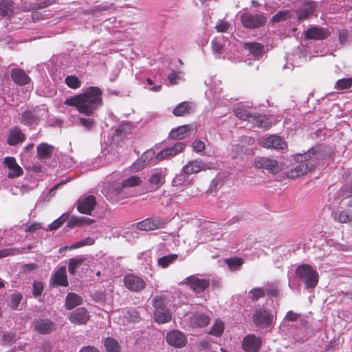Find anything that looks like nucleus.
I'll return each instance as SVG.
<instances>
[{
  "instance_id": "38",
  "label": "nucleus",
  "mask_w": 352,
  "mask_h": 352,
  "mask_svg": "<svg viewBox=\"0 0 352 352\" xmlns=\"http://www.w3.org/2000/svg\"><path fill=\"white\" fill-rule=\"evenodd\" d=\"M54 150V147L47 143H42L37 146V155L41 159L49 158Z\"/></svg>"
},
{
  "instance_id": "15",
  "label": "nucleus",
  "mask_w": 352,
  "mask_h": 352,
  "mask_svg": "<svg viewBox=\"0 0 352 352\" xmlns=\"http://www.w3.org/2000/svg\"><path fill=\"white\" fill-rule=\"evenodd\" d=\"M261 338L254 334L245 336L242 342V348L245 352H258L261 346Z\"/></svg>"
},
{
  "instance_id": "42",
  "label": "nucleus",
  "mask_w": 352,
  "mask_h": 352,
  "mask_svg": "<svg viewBox=\"0 0 352 352\" xmlns=\"http://www.w3.org/2000/svg\"><path fill=\"white\" fill-rule=\"evenodd\" d=\"M94 221L91 219H87L85 217H72L67 221V226L69 228H74L76 226H81L83 223L90 224Z\"/></svg>"
},
{
  "instance_id": "2",
  "label": "nucleus",
  "mask_w": 352,
  "mask_h": 352,
  "mask_svg": "<svg viewBox=\"0 0 352 352\" xmlns=\"http://www.w3.org/2000/svg\"><path fill=\"white\" fill-rule=\"evenodd\" d=\"M142 182L138 175H131L126 179L119 181L111 182L104 188L105 197L112 201H118L133 196V188L140 186Z\"/></svg>"
},
{
  "instance_id": "4",
  "label": "nucleus",
  "mask_w": 352,
  "mask_h": 352,
  "mask_svg": "<svg viewBox=\"0 0 352 352\" xmlns=\"http://www.w3.org/2000/svg\"><path fill=\"white\" fill-rule=\"evenodd\" d=\"M234 112L235 116L239 119L248 120L257 127L267 129L273 124L272 121L269 117L256 115L251 109L243 106L236 107Z\"/></svg>"
},
{
  "instance_id": "51",
  "label": "nucleus",
  "mask_w": 352,
  "mask_h": 352,
  "mask_svg": "<svg viewBox=\"0 0 352 352\" xmlns=\"http://www.w3.org/2000/svg\"><path fill=\"white\" fill-rule=\"evenodd\" d=\"M265 293L263 288H254L249 292V297L252 300H257L258 298H262Z\"/></svg>"
},
{
  "instance_id": "59",
  "label": "nucleus",
  "mask_w": 352,
  "mask_h": 352,
  "mask_svg": "<svg viewBox=\"0 0 352 352\" xmlns=\"http://www.w3.org/2000/svg\"><path fill=\"white\" fill-rule=\"evenodd\" d=\"M145 88L149 89L150 91L157 92L160 91L162 85H153V80L150 78H147L145 83Z\"/></svg>"
},
{
  "instance_id": "45",
  "label": "nucleus",
  "mask_w": 352,
  "mask_h": 352,
  "mask_svg": "<svg viewBox=\"0 0 352 352\" xmlns=\"http://www.w3.org/2000/svg\"><path fill=\"white\" fill-rule=\"evenodd\" d=\"M94 243L95 239L93 237L88 236L71 245L69 248V250L77 249L87 245H91Z\"/></svg>"
},
{
  "instance_id": "32",
  "label": "nucleus",
  "mask_w": 352,
  "mask_h": 352,
  "mask_svg": "<svg viewBox=\"0 0 352 352\" xmlns=\"http://www.w3.org/2000/svg\"><path fill=\"white\" fill-rule=\"evenodd\" d=\"M82 303V298L80 296L75 293L69 292L65 298V307L67 309L71 310Z\"/></svg>"
},
{
  "instance_id": "25",
  "label": "nucleus",
  "mask_w": 352,
  "mask_h": 352,
  "mask_svg": "<svg viewBox=\"0 0 352 352\" xmlns=\"http://www.w3.org/2000/svg\"><path fill=\"white\" fill-rule=\"evenodd\" d=\"M40 116L38 111H26L21 114L20 120L22 124L32 126L38 123Z\"/></svg>"
},
{
  "instance_id": "21",
  "label": "nucleus",
  "mask_w": 352,
  "mask_h": 352,
  "mask_svg": "<svg viewBox=\"0 0 352 352\" xmlns=\"http://www.w3.org/2000/svg\"><path fill=\"white\" fill-rule=\"evenodd\" d=\"M164 221L160 218H147L138 223V228L141 230L149 231L164 227Z\"/></svg>"
},
{
  "instance_id": "35",
  "label": "nucleus",
  "mask_w": 352,
  "mask_h": 352,
  "mask_svg": "<svg viewBox=\"0 0 352 352\" xmlns=\"http://www.w3.org/2000/svg\"><path fill=\"white\" fill-rule=\"evenodd\" d=\"M332 216L335 221L341 223H348L352 226V214H349L346 211H332Z\"/></svg>"
},
{
  "instance_id": "49",
  "label": "nucleus",
  "mask_w": 352,
  "mask_h": 352,
  "mask_svg": "<svg viewBox=\"0 0 352 352\" xmlns=\"http://www.w3.org/2000/svg\"><path fill=\"white\" fill-rule=\"evenodd\" d=\"M352 86V78H342L338 80L335 85L336 89L342 90L349 89Z\"/></svg>"
},
{
  "instance_id": "48",
  "label": "nucleus",
  "mask_w": 352,
  "mask_h": 352,
  "mask_svg": "<svg viewBox=\"0 0 352 352\" xmlns=\"http://www.w3.org/2000/svg\"><path fill=\"white\" fill-rule=\"evenodd\" d=\"M124 316L129 322H137L140 318L139 313L133 309L126 311L124 313Z\"/></svg>"
},
{
  "instance_id": "53",
  "label": "nucleus",
  "mask_w": 352,
  "mask_h": 352,
  "mask_svg": "<svg viewBox=\"0 0 352 352\" xmlns=\"http://www.w3.org/2000/svg\"><path fill=\"white\" fill-rule=\"evenodd\" d=\"M52 15V14L51 13H50L48 11H43V12L34 11L32 13V18L33 21H36L49 18Z\"/></svg>"
},
{
  "instance_id": "18",
  "label": "nucleus",
  "mask_w": 352,
  "mask_h": 352,
  "mask_svg": "<svg viewBox=\"0 0 352 352\" xmlns=\"http://www.w3.org/2000/svg\"><path fill=\"white\" fill-rule=\"evenodd\" d=\"M3 164L8 169V177L9 178L19 177L23 173L22 168L13 157H6L3 160Z\"/></svg>"
},
{
  "instance_id": "24",
  "label": "nucleus",
  "mask_w": 352,
  "mask_h": 352,
  "mask_svg": "<svg viewBox=\"0 0 352 352\" xmlns=\"http://www.w3.org/2000/svg\"><path fill=\"white\" fill-rule=\"evenodd\" d=\"M35 331L41 334H47L52 331L54 324L48 319H37L32 324Z\"/></svg>"
},
{
  "instance_id": "13",
  "label": "nucleus",
  "mask_w": 352,
  "mask_h": 352,
  "mask_svg": "<svg viewBox=\"0 0 352 352\" xmlns=\"http://www.w3.org/2000/svg\"><path fill=\"white\" fill-rule=\"evenodd\" d=\"M124 284L129 290L134 292H139L146 287V283L141 277L132 274L124 276Z\"/></svg>"
},
{
  "instance_id": "36",
  "label": "nucleus",
  "mask_w": 352,
  "mask_h": 352,
  "mask_svg": "<svg viewBox=\"0 0 352 352\" xmlns=\"http://www.w3.org/2000/svg\"><path fill=\"white\" fill-rule=\"evenodd\" d=\"M222 88L220 86V84L214 83L213 86H212L208 90L206 91V95L208 99H213L214 100H217V102H220L221 100V94L222 93Z\"/></svg>"
},
{
  "instance_id": "28",
  "label": "nucleus",
  "mask_w": 352,
  "mask_h": 352,
  "mask_svg": "<svg viewBox=\"0 0 352 352\" xmlns=\"http://www.w3.org/2000/svg\"><path fill=\"white\" fill-rule=\"evenodd\" d=\"M11 78L12 80L20 85H24L30 82L31 80L25 72L21 69H13L11 72Z\"/></svg>"
},
{
  "instance_id": "57",
  "label": "nucleus",
  "mask_w": 352,
  "mask_h": 352,
  "mask_svg": "<svg viewBox=\"0 0 352 352\" xmlns=\"http://www.w3.org/2000/svg\"><path fill=\"white\" fill-rule=\"evenodd\" d=\"M43 290V285L41 282L35 280L33 283L32 294L35 297L40 296Z\"/></svg>"
},
{
  "instance_id": "16",
  "label": "nucleus",
  "mask_w": 352,
  "mask_h": 352,
  "mask_svg": "<svg viewBox=\"0 0 352 352\" xmlns=\"http://www.w3.org/2000/svg\"><path fill=\"white\" fill-rule=\"evenodd\" d=\"M96 198L93 195H85L81 196L78 201L77 208L80 213L90 214L96 205Z\"/></svg>"
},
{
  "instance_id": "29",
  "label": "nucleus",
  "mask_w": 352,
  "mask_h": 352,
  "mask_svg": "<svg viewBox=\"0 0 352 352\" xmlns=\"http://www.w3.org/2000/svg\"><path fill=\"white\" fill-rule=\"evenodd\" d=\"M25 139V135L18 127L11 129L8 135V143L14 146L19 143L23 142Z\"/></svg>"
},
{
  "instance_id": "19",
  "label": "nucleus",
  "mask_w": 352,
  "mask_h": 352,
  "mask_svg": "<svg viewBox=\"0 0 352 352\" xmlns=\"http://www.w3.org/2000/svg\"><path fill=\"white\" fill-rule=\"evenodd\" d=\"M69 321L76 325L85 324L89 320V314L84 307H79L69 315Z\"/></svg>"
},
{
  "instance_id": "37",
  "label": "nucleus",
  "mask_w": 352,
  "mask_h": 352,
  "mask_svg": "<svg viewBox=\"0 0 352 352\" xmlns=\"http://www.w3.org/2000/svg\"><path fill=\"white\" fill-rule=\"evenodd\" d=\"M85 261L83 256H77L69 260L68 272L69 274L74 275L76 273V269L79 268Z\"/></svg>"
},
{
  "instance_id": "40",
  "label": "nucleus",
  "mask_w": 352,
  "mask_h": 352,
  "mask_svg": "<svg viewBox=\"0 0 352 352\" xmlns=\"http://www.w3.org/2000/svg\"><path fill=\"white\" fill-rule=\"evenodd\" d=\"M107 352H120V346L118 341L111 338H107L104 342Z\"/></svg>"
},
{
  "instance_id": "14",
  "label": "nucleus",
  "mask_w": 352,
  "mask_h": 352,
  "mask_svg": "<svg viewBox=\"0 0 352 352\" xmlns=\"http://www.w3.org/2000/svg\"><path fill=\"white\" fill-rule=\"evenodd\" d=\"M185 147L186 144L184 142H177L173 146L167 147L159 152L156 155V160L162 161L169 159L182 153Z\"/></svg>"
},
{
  "instance_id": "26",
  "label": "nucleus",
  "mask_w": 352,
  "mask_h": 352,
  "mask_svg": "<svg viewBox=\"0 0 352 352\" xmlns=\"http://www.w3.org/2000/svg\"><path fill=\"white\" fill-rule=\"evenodd\" d=\"M329 36V32L325 28L318 26L311 27L305 32V36L310 39L322 40Z\"/></svg>"
},
{
  "instance_id": "33",
  "label": "nucleus",
  "mask_w": 352,
  "mask_h": 352,
  "mask_svg": "<svg viewBox=\"0 0 352 352\" xmlns=\"http://www.w3.org/2000/svg\"><path fill=\"white\" fill-rule=\"evenodd\" d=\"M193 105L188 102H182L179 103L173 111L175 116H184L190 114L192 111Z\"/></svg>"
},
{
  "instance_id": "3",
  "label": "nucleus",
  "mask_w": 352,
  "mask_h": 352,
  "mask_svg": "<svg viewBox=\"0 0 352 352\" xmlns=\"http://www.w3.org/2000/svg\"><path fill=\"white\" fill-rule=\"evenodd\" d=\"M320 156L319 148H312L305 153L294 155V160L298 164L287 170V177L296 179L311 171L317 164Z\"/></svg>"
},
{
  "instance_id": "58",
  "label": "nucleus",
  "mask_w": 352,
  "mask_h": 352,
  "mask_svg": "<svg viewBox=\"0 0 352 352\" xmlns=\"http://www.w3.org/2000/svg\"><path fill=\"white\" fill-rule=\"evenodd\" d=\"M1 336L3 338V341L6 343H12L16 341V335L12 331L2 333Z\"/></svg>"
},
{
  "instance_id": "63",
  "label": "nucleus",
  "mask_w": 352,
  "mask_h": 352,
  "mask_svg": "<svg viewBox=\"0 0 352 352\" xmlns=\"http://www.w3.org/2000/svg\"><path fill=\"white\" fill-rule=\"evenodd\" d=\"M228 27L229 24L227 21L224 20H219L215 28L218 32H224L228 29Z\"/></svg>"
},
{
  "instance_id": "7",
  "label": "nucleus",
  "mask_w": 352,
  "mask_h": 352,
  "mask_svg": "<svg viewBox=\"0 0 352 352\" xmlns=\"http://www.w3.org/2000/svg\"><path fill=\"white\" fill-rule=\"evenodd\" d=\"M330 206L338 207H352V186H346L335 192L329 198Z\"/></svg>"
},
{
  "instance_id": "5",
  "label": "nucleus",
  "mask_w": 352,
  "mask_h": 352,
  "mask_svg": "<svg viewBox=\"0 0 352 352\" xmlns=\"http://www.w3.org/2000/svg\"><path fill=\"white\" fill-rule=\"evenodd\" d=\"M207 165L200 160H192L186 164L180 173L174 177L173 183L175 186L185 185L190 183L187 177L207 169Z\"/></svg>"
},
{
  "instance_id": "39",
  "label": "nucleus",
  "mask_w": 352,
  "mask_h": 352,
  "mask_svg": "<svg viewBox=\"0 0 352 352\" xmlns=\"http://www.w3.org/2000/svg\"><path fill=\"white\" fill-rule=\"evenodd\" d=\"M225 263L231 271L239 270L243 263V260L239 257H234L225 259Z\"/></svg>"
},
{
  "instance_id": "61",
  "label": "nucleus",
  "mask_w": 352,
  "mask_h": 352,
  "mask_svg": "<svg viewBox=\"0 0 352 352\" xmlns=\"http://www.w3.org/2000/svg\"><path fill=\"white\" fill-rule=\"evenodd\" d=\"M168 80L170 85H176L179 80H182V78L175 72L173 71L170 74H168Z\"/></svg>"
},
{
  "instance_id": "34",
  "label": "nucleus",
  "mask_w": 352,
  "mask_h": 352,
  "mask_svg": "<svg viewBox=\"0 0 352 352\" xmlns=\"http://www.w3.org/2000/svg\"><path fill=\"white\" fill-rule=\"evenodd\" d=\"M245 49L248 50V56H252L255 59L259 58L263 55V45L258 43H245Z\"/></svg>"
},
{
  "instance_id": "6",
  "label": "nucleus",
  "mask_w": 352,
  "mask_h": 352,
  "mask_svg": "<svg viewBox=\"0 0 352 352\" xmlns=\"http://www.w3.org/2000/svg\"><path fill=\"white\" fill-rule=\"evenodd\" d=\"M296 275L305 284L307 289L315 288L318 283V273L308 264L299 265L296 270Z\"/></svg>"
},
{
  "instance_id": "54",
  "label": "nucleus",
  "mask_w": 352,
  "mask_h": 352,
  "mask_svg": "<svg viewBox=\"0 0 352 352\" xmlns=\"http://www.w3.org/2000/svg\"><path fill=\"white\" fill-rule=\"evenodd\" d=\"M327 245L329 247H333L336 250H340V251H349L351 250V248H349V246L346 245H344V244H342L340 243H338V242H336L334 241L333 240H329L327 242Z\"/></svg>"
},
{
  "instance_id": "56",
  "label": "nucleus",
  "mask_w": 352,
  "mask_h": 352,
  "mask_svg": "<svg viewBox=\"0 0 352 352\" xmlns=\"http://www.w3.org/2000/svg\"><path fill=\"white\" fill-rule=\"evenodd\" d=\"M131 124L129 123H124L120 124L116 131L117 135L122 136L129 133L131 131Z\"/></svg>"
},
{
  "instance_id": "11",
  "label": "nucleus",
  "mask_w": 352,
  "mask_h": 352,
  "mask_svg": "<svg viewBox=\"0 0 352 352\" xmlns=\"http://www.w3.org/2000/svg\"><path fill=\"white\" fill-rule=\"evenodd\" d=\"M254 164L256 168L266 169L273 174L280 172L282 169L276 160L264 157H256Z\"/></svg>"
},
{
  "instance_id": "60",
  "label": "nucleus",
  "mask_w": 352,
  "mask_h": 352,
  "mask_svg": "<svg viewBox=\"0 0 352 352\" xmlns=\"http://www.w3.org/2000/svg\"><path fill=\"white\" fill-rule=\"evenodd\" d=\"M289 16V12L288 11H280L276 13L275 15L272 17V21L274 22H279L283 20H285Z\"/></svg>"
},
{
  "instance_id": "10",
  "label": "nucleus",
  "mask_w": 352,
  "mask_h": 352,
  "mask_svg": "<svg viewBox=\"0 0 352 352\" xmlns=\"http://www.w3.org/2000/svg\"><path fill=\"white\" fill-rule=\"evenodd\" d=\"M181 283L188 285L198 295L208 287L210 281L205 278H201L197 275H192L186 277Z\"/></svg>"
},
{
  "instance_id": "43",
  "label": "nucleus",
  "mask_w": 352,
  "mask_h": 352,
  "mask_svg": "<svg viewBox=\"0 0 352 352\" xmlns=\"http://www.w3.org/2000/svg\"><path fill=\"white\" fill-rule=\"evenodd\" d=\"M226 45V40L223 36L215 37L212 41V48L214 54L221 52L222 48Z\"/></svg>"
},
{
  "instance_id": "23",
  "label": "nucleus",
  "mask_w": 352,
  "mask_h": 352,
  "mask_svg": "<svg viewBox=\"0 0 352 352\" xmlns=\"http://www.w3.org/2000/svg\"><path fill=\"white\" fill-rule=\"evenodd\" d=\"M210 318L208 315L197 312L189 318V325L192 328H199L207 326L210 323Z\"/></svg>"
},
{
  "instance_id": "1",
  "label": "nucleus",
  "mask_w": 352,
  "mask_h": 352,
  "mask_svg": "<svg viewBox=\"0 0 352 352\" xmlns=\"http://www.w3.org/2000/svg\"><path fill=\"white\" fill-rule=\"evenodd\" d=\"M102 95L100 87L90 86L82 93L66 98L64 103L76 107L80 113L90 116L103 105Z\"/></svg>"
},
{
  "instance_id": "44",
  "label": "nucleus",
  "mask_w": 352,
  "mask_h": 352,
  "mask_svg": "<svg viewBox=\"0 0 352 352\" xmlns=\"http://www.w3.org/2000/svg\"><path fill=\"white\" fill-rule=\"evenodd\" d=\"M177 258V254H169L164 256L157 260L158 265L163 268L167 267L170 264L173 263Z\"/></svg>"
},
{
  "instance_id": "55",
  "label": "nucleus",
  "mask_w": 352,
  "mask_h": 352,
  "mask_svg": "<svg viewBox=\"0 0 352 352\" xmlns=\"http://www.w3.org/2000/svg\"><path fill=\"white\" fill-rule=\"evenodd\" d=\"M67 215L64 214L60 216L59 218L54 221L52 223H50L48 226L50 230H56L58 229L67 219Z\"/></svg>"
},
{
  "instance_id": "9",
  "label": "nucleus",
  "mask_w": 352,
  "mask_h": 352,
  "mask_svg": "<svg viewBox=\"0 0 352 352\" xmlns=\"http://www.w3.org/2000/svg\"><path fill=\"white\" fill-rule=\"evenodd\" d=\"M274 318L271 310L263 307L256 308L252 314L253 322L261 328L268 327L273 324Z\"/></svg>"
},
{
  "instance_id": "22",
  "label": "nucleus",
  "mask_w": 352,
  "mask_h": 352,
  "mask_svg": "<svg viewBox=\"0 0 352 352\" xmlns=\"http://www.w3.org/2000/svg\"><path fill=\"white\" fill-rule=\"evenodd\" d=\"M166 173L163 170H158L151 174L148 179V188L150 191L158 190L165 182Z\"/></svg>"
},
{
  "instance_id": "47",
  "label": "nucleus",
  "mask_w": 352,
  "mask_h": 352,
  "mask_svg": "<svg viewBox=\"0 0 352 352\" xmlns=\"http://www.w3.org/2000/svg\"><path fill=\"white\" fill-rule=\"evenodd\" d=\"M224 331V324L222 321L217 320L214 322L212 329L210 331L211 335L220 336Z\"/></svg>"
},
{
  "instance_id": "41",
  "label": "nucleus",
  "mask_w": 352,
  "mask_h": 352,
  "mask_svg": "<svg viewBox=\"0 0 352 352\" xmlns=\"http://www.w3.org/2000/svg\"><path fill=\"white\" fill-rule=\"evenodd\" d=\"M13 12V3L11 1H0V15L8 16Z\"/></svg>"
},
{
  "instance_id": "17",
  "label": "nucleus",
  "mask_w": 352,
  "mask_h": 352,
  "mask_svg": "<svg viewBox=\"0 0 352 352\" xmlns=\"http://www.w3.org/2000/svg\"><path fill=\"white\" fill-rule=\"evenodd\" d=\"M167 343L176 348H181L186 345L187 338L185 334L180 331L173 330L168 332L166 336Z\"/></svg>"
},
{
  "instance_id": "52",
  "label": "nucleus",
  "mask_w": 352,
  "mask_h": 352,
  "mask_svg": "<svg viewBox=\"0 0 352 352\" xmlns=\"http://www.w3.org/2000/svg\"><path fill=\"white\" fill-rule=\"evenodd\" d=\"M22 300V295L20 293L15 292L11 294L10 296V307L16 309H17L19 303Z\"/></svg>"
},
{
  "instance_id": "50",
  "label": "nucleus",
  "mask_w": 352,
  "mask_h": 352,
  "mask_svg": "<svg viewBox=\"0 0 352 352\" xmlns=\"http://www.w3.org/2000/svg\"><path fill=\"white\" fill-rule=\"evenodd\" d=\"M78 123L79 125L83 126L86 130H91L95 125L94 120L90 118H80Z\"/></svg>"
},
{
  "instance_id": "12",
  "label": "nucleus",
  "mask_w": 352,
  "mask_h": 352,
  "mask_svg": "<svg viewBox=\"0 0 352 352\" xmlns=\"http://www.w3.org/2000/svg\"><path fill=\"white\" fill-rule=\"evenodd\" d=\"M241 21L245 28H256L265 23L266 18L260 14L244 13L241 16Z\"/></svg>"
},
{
  "instance_id": "27",
  "label": "nucleus",
  "mask_w": 352,
  "mask_h": 352,
  "mask_svg": "<svg viewBox=\"0 0 352 352\" xmlns=\"http://www.w3.org/2000/svg\"><path fill=\"white\" fill-rule=\"evenodd\" d=\"M53 284L60 286H67L68 281L65 266H61L54 273L52 277Z\"/></svg>"
},
{
  "instance_id": "31",
  "label": "nucleus",
  "mask_w": 352,
  "mask_h": 352,
  "mask_svg": "<svg viewBox=\"0 0 352 352\" xmlns=\"http://www.w3.org/2000/svg\"><path fill=\"white\" fill-rule=\"evenodd\" d=\"M190 125H182L177 129H173L169 134V136L171 139L174 140H182L190 135Z\"/></svg>"
},
{
  "instance_id": "64",
  "label": "nucleus",
  "mask_w": 352,
  "mask_h": 352,
  "mask_svg": "<svg viewBox=\"0 0 352 352\" xmlns=\"http://www.w3.org/2000/svg\"><path fill=\"white\" fill-rule=\"evenodd\" d=\"M205 143L200 140H195L192 142V148L197 152H201L205 149Z\"/></svg>"
},
{
  "instance_id": "46",
  "label": "nucleus",
  "mask_w": 352,
  "mask_h": 352,
  "mask_svg": "<svg viewBox=\"0 0 352 352\" xmlns=\"http://www.w3.org/2000/svg\"><path fill=\"white\" fill-rule=\"evenodd\" d=\"M65 84L70 88L76 89L81 86V81L74 75L67 76L65 79Z\"/></svg>"
},
{
  "instance_id": "8",
  "label": "nucleus",
  "mask_w": 352,
  "mask_h": 352,
  "mask_svg": "<svg viewBox=\"0 0 352 352\" xmlns=\"http://www.w3.org/2000/svg\"><path fill=\"white\" fill-rule=\"evenodd\" d=\"M154 307V319L157 323L163 324L171 320L172 316L166 308L165 299L162 296H156L152 300Z\"/></svg>"
},
{
  "instance_id": "62",
  "label": "nucleus",
  "mask_w": 352,
  "mask_h": 352,
  "mask_svg": "<svg viewBox=\"0 0 352 352\" xmlns=\"http://www.w3.org/2000/svg\"><path fill=\"white\" fill-rule=\"evenodd\" d=\"M264 289L268 295L276 296L278 293L279 286L277 283H275Z\"/></svg>"
},
{
  "instance_id": "30",
  "label": "nucleus",
  "mask_w": 352,
  "mask_h": 352,
  "mask_svg": "<svg viewBox=\"0 0 352 352\" xmlns=\"http://www.w3.org/2000/svg\"><path fill=\"white\" fill-rule=\"evenodd\" d=\"M316 3L314 1L305 2L302 8L297 12V17L299 20L305 19L314 14L316 10Z\"/></svg>"
},
{
  "instance_id": "20",
  "label": "nucleus",
  "mask_w": 352,
  "mask_h": 352,
  "mask_svg": "<svg viewBox=\"0 0 352 352\" xmlns=\"http://www.w3.org/2000/svg\"><path fill=\"white\" fill-rule=\"evenodd\" d=\"M262 144L265 148L277 150H283L287 146L286 142L281 137L276 135H271L264 138Z\"/></svg>"
}]
</instances>
